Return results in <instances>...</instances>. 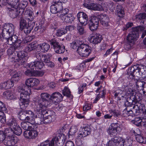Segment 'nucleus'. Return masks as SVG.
Here are the masks:
<instances>
[{"instance_id":"6e6d98bb","label":"nucleus","mask_w":146,"mask_h":146,"mask_svg":"<svg viewBox=\"0 0 146 146\" xmlns=\"http://www.w3.org/2000/svg\"><path fill=\"white\" fill-rule=\"evenodd\" d=\"M78 129L76 126H72L70 128L69 134L70 135H73L77 131Z\"/></svg>"},{"instance_id":"338daca9","label":"nucleus","mask_w":146,"mask_h":146,"mask_svg":"<svg viewBox=\"0 0 146 146\" xmlns=\"http://www.w3.org/2000/svg\"><path fill=\"white\" fill-rule=\"evenodd\" d=\"M55 4L54 3L50 7V11L52 13L56 14L58 13Z\"/></svg>"},{"instance_id":"052dcab7","label":"nucleus","mask_w":146,"mask_h":146,"mask_svg":"<svg viewBox=\"0 0 146 146\" xmlns=\"http://www.w3.org/2000/svg\"><path fill=\"white\" fill-rule=\"evenodd\" d=\"M44 72L42 71H35L33 73V76L41 77L44 74Z\"/></svg>"},{"instance_id":"680f3d73","label":"nucleus","mask_w":146,"mask_h":146,"mask_svg":"<svg viewBox=\"0 0 146 146\" xmlns=\"http://www.w3.org/2000/svg\"><path fill=\"white\" fill-rule=\"evenodd\" d=\"M65 46H60L57 49V51H55L56 53L62 54L65 51Z\"/></svg>"},{"instance_id":"e433bc0d","label":"nucleus","mask_w":146,"mask_h":146,"mask_svg":"<svg viewBox=\"0 0 146 146\" xmlns=\"http://www.w3.org/2000/svg\"><path fill=\"white\" fill-rule=\"evenodd\" d=\"M141 76L144 79L146 78V66L142 65H139Z\"/></svg>"},{"instance_id":"a878e982","label":"nucleus","mask_w":146,"mask_h":146,"mask_svg":"<svg viewBox=\"0 0 146 146\" xmlns=\"http://www.w3.org/2000/svg\"><path fill=\"white\" fill-rule=\"evenodd\" d=\"M119 128L118 123H113L109 127L108 133L110 135H114L116 134L117 130H119L118 128Z\"/></svg>"},{"instance_id":"c756f323","label":"nucleus","mask_w":146,"mask_h":146,"mask_svg":"<svg viewBox=\"0 0 146 146\" xmlns=\"http://www.w3.org/2000/svg\"><path fill=\"white\" fill-rule=\"evenodd\" d=\"M61 19L63 21L68 23H71L74 18L71 14H68L66 15H62Z\"/></svg>"},{"instance_id":"1a4fd4ad","label":"nucleus","mask_w":146,"mask_h":146,"mask_svg":"<svg viewBox=\"0 0 146 146\" xmlns=\"http://www.w3.org/2000/svg\"><path fill=\"white\" fill-rule=\"evenodd\" d=\"M17 55L13 56H10L11 58H12V61L18 62L19 64L22 65L25 63L26 61L25 58L27 54L26 52L23 51H21L17 52Z\"/></svg>"},{"instance_id":"69168bd1","label":"nucleus","mask_w":146,"mask_h":146,"mask_svg":"<svg viewBox=\"0 0 146 146\" xmlns=\"http://www.w3.org/2000/svg\"><path fill=\"white\" fill-rule=\"evenodd\" d=\"M130 131L133 135H134L135 136V137L138 135L141 134L140 130L138 128L136 129L135 130L132 129Z\"/></svg>"},{"instance_id":"f8f14e48","label":"nucleus","mask_w":146,"mask_h":146,"mask_svg":"<svg viewBox=\"0 0 146 146\" xmlns=\"http://www.w3.org/2000/svg\"><path fill=\"white\" fill-rule=\"evenodd\" d=\"M123 142L121 137H115L110 140L106 145V146H122Z\"/></svg>"},{"instance_id":"7ed1b4c3","label":"nucleus","mask_w":146,"mask_h":146,"mask_svg":"<svg viewBox=\"0 0 146 146\" xmlns=\"http://www.w3.org/2000/svg\"><path fill=\"white\" fill-rule=\"evenodd\" d=\"M2 32L0 36L7 40L14 35V26L10 23H6L3 26Z\"/></svg>"},{"instance_id":"a18cd8bd","label":"nucleus","mask_w":146,"mask_h":146,"mask_svg":"<svg viewBox=\"0 0 146 146\" xmlns=\"http://www.w3.org/2000/svg\"><path fill=\"white\" fill-rule=\"evenodd\" d=\"M63 94L68 97L72 98V96L71 94V92L68 87H65L62 91Z\"/></svg>"},{"instance_id":"c85d7f7f","label":"nucleus","mask_w":146,"mask_h":146,"mask_svg":"<svg viewBox=\"0 0 146 146\" xmlns=\"http://www.w3.org/2000/svg\"><path fill=\"white\" fill-rule=\"evenodd\" d=\"M99 21L102 25L104 26H108L109 21L108 16L105 15H101L100 16Z\"/></svg>"},{"instance_id":"f704fd0d","label":"nucleus","mask_w":146,"mask_h":146,"mask_svg":"<svg viewBox=\"0 0 146 146\" xmlns=\"http://www.w3.org/2000/svg\"><path fill=\"white\" fill-rule=\"evenodd\" d=\"M38 46L42 52H47L50 48L49 44L45 42L40 43Z\"/></svg>"},{"instance_id":"774afa93","label":"nucleus","mask_w":146,"mask_h":146,"mask_svg":"<svg viewBox=\"0 0 146 146\" xmlns=\"http://www.w3.org/2000/svg\"><path fill=\"white\" fill-rule=\"evenodd\" d=\"M121 139L123 141L122 146H131V141H125L123 138H121Z\"/></svg>"},{"instance_id":"0eeeda50","label":"nucleus","mask_w":146,"mask_h":146,"mask_svg":"<svg viewBox=\"0 0 146 146\" xmlns=\"http://www.w3.org/2000/svg\"><path fill=\"white\" fill-rule=\"evenodd\" d=\"M18 7L19 5L12 4L10 7H7L9 14L11 18L14 19L19 15L20 17L22 15L23 10V9H19Z\"/></svg>"},{"instance_id":"c9c22d12","label":"nucleus","mask_w":146,"mask_h":146,"mask_svg":"<svg viewBox=\"0 0 146 146\" xmlns=\"http://www.w3.org/2000/svg\"><path fill=\"white\" fill-rule=\"evenodd\" d=\"M146 18V13H139L133 17V20L138 21L143 19H145Z\"/></svg>"},{"instance_id":"a19ab883","label":"nucleus","mask_w":146,"mask_h":146,"mask_svg":"<svg viewBox=\"0 0 146 146\" xmlns=\"http://www.w3.org/2000/svg\"><path fill=\"white\" fill-rule=\"evenodd\" d=\"M20 29L22 30L23 28L27 26L26 21L24 19V17L21 15L20 17Z\"/></svg>"},{"instance_id":"bb28decb","label":"nucleus","mask_w":146,"mask_h":146,"mask_svg":"<svg viewBox=\"0 0 146 146\" xmlns=\"http://www.w3.org/2000/svg\"><path fill=\"white\" fill-rule=\"evenodd\" d=\"M35 125L32 124L31 122L30 121H22L21 123V127L23 129L27 130H30L34 128V125Z\"/></svg>"},{"instance_id":"603ef678","label":"nucleus","mask_w":146,"mask_h":146,"mask_svg":"<svg viewBox=\"0 0 146 146\" xmlns=\"http://www.w3.org/2000/svg\"><path fill=\"white\" fill-rule=\"evenodd\" d=\"M77 29L78 33L80 35L84 34L86 32L85 30L84 27L82 26L78 25L77 27Z\"/></svg>"},{"instance_id":"49530a36","label":"nucleus","mask_w":146,"mask_h":146,"mask_svg":"<svg viewBox=\"0 0 146 146\" xmlns=\"http://www.w3.org/2000/svg\"><path fill=\"white\" fill-rule=\"evenodd\" d=\"M146 84V82L140 80H138L136 84L137 88H140V89L143 88H145V85Z\"/></svg>"},{"instance_id":"58836bf2","label":"nucleus","mask_w":146,"mask_h":146,"mask_svg":"<svg viewBox=\"0 0 146 146\" xmlns=\"http://www.w3.org/2000/svg\"><path fill=\"white\" fill-rule=\"evenodd\" d=\"M116 8L118 16L120 17H123L124 15L123 8L121 5H119L117 6Z\"/></svg>"},{"instance_id":"cd10ccee","label":"nucleus","mask_w":146,"mask_h":146,"mask_svg":"<svg viewBox=\"0 0 146 146\" xmlns=\"http://www.w3.org/2000/svg\"><path fill=\"white\" fill-rule=\"evenodd\" d=\"M14 83L11 80H9L7 81L3 82L0 84V88L8 89L14 86Z\"/></svg>"},{"instance_id":"20e7f679","label":"nucleus","mask_w":146,"mask_h":146,"mask_svg":"<svg viewBox=\"0 0 146 146\" xmlns=\"http://www.w3.org/2000/svg\"><path fill=\"white\" fill-rule=\"evenodd\" d=\"M41 98H38L36 100L37 106L41 108L46 107L50 104L49 102L50 96L46 93H42L40 94Z\"/></svg>"},{"instance_id":"72a5a7b5","label":"nucleus","mask_w":146,"mask_h":146,"mask_svg":"<svg viewBox=\"0 0 146 146\" xmlns=\"http://www.w3.org/2000/svg\"><path fill=\"white\" fill-rule=\"evenodd\" d=\"M35 25V23L34 22H29L28 26L23 28L25 33L27 34H29L31 32L32 30L33 29Z\"/></svg>"},{"instance_id":"f03ea898","label":"nucleus","mask_w":146,"mask_h":146,"mask_svg":"<svg viewBox=\"0 0 146 146\" xmlns=\"http://www.w3.org/2000/svg\"><path fill=\"white\" fill-rule=\"evenodd\" d=\"M46 108H41L37 106L36 108L37 116L41 119L40 121L44 123H49L55 119V113L54 111L46 110Z\"/></svg>"},{"instance_id":"6ab92c4d","label":"nucleus","mask_w":146,"mask_h":146,"mask_svg":"<svg viewBox=\"0 0 146 146\" xmlns=\"http://www.w3.org/2000/svg\"><path fill=\"white\" fill-rule=\"evenodd\" d=\"M24 137L27 139H35L38 135V132L34 128L30 130H25L23 132Z\"/></svg>"},{"instance_id":"b1692460","label":"nucleus","mask_w":146,"mask_h":146,"mask_svg":"<svg viewBox=\"0 0 146 146\" xmlns=\"http://www.w3.org/2000/svg\"><path fill=\"white\" fill-rule=\"evenodd\" d=\"M50 98L56 101L54 102V104H57L58 102L62 100L63 96L59 92H54L50 96Z\"/></svg>"},{"instance_id":"393cba45","label":"nucleus","mask_w":146,"mask_h":146,"mask_svg":"<svg viewBox=\"0 0 146 146\" xmlns=\"http://www.w3.org/2000/svg\"><path fill=\"white\" fill-rule=\"evenodd\" d=\"M26 115L27 117L26 121H29L31 122L33 124H36L37 123L35 121L33 117L34 113L30 110H26Z\"/></svg>"},{"instance_id":"9d476101","label":"nucleus","mask_w":146,"mask_h":146,"mask_svg":"<svg viewBox=\"0 0 146 146\" xmlns=\"http://www.w3.org/2000/svg\"><path fill=\"white\" fill-rule=\"evenodd\" d=\"M18 139L15 135L7 136L2 142L6 146H14L18 141Z\"/></svg>"},{"instance_id":"5701e85b","label":"nucleus","mask_w":146,"mask_h":146,"mask_svg":"<svg viewBox=\"0 0 146 146\" xmlns=\"http://www.w3.org/2000/svg\"><path fill=\"white\" fill-rule=\"evenodd\" d=\"M10 72L12 76L11 80L13 83L18 82L21 78V72L19 71H15L14 70H12Z\"/></svg>"},{"instance_id":"4c0bfd02","label":"nucleus","mask_w":146,"mask_h":146,"mask_svg":"<svg viewBox=\"0 0 146 146\" xmlns=\"http://www.w3.org/2000/svg\"><path fill=\"white\" fill-rule=\"evenodd\" d=\"M51 46L54 49L55 51H57V49L60 46L59 43L56 40L52 39L49 41Z\"/></svg>"},{"instance_id":"c03bdc74","label":"nucleus","mask_w":146,"mask_h":146,"mask_svg":"<svg viewBox=\"0 0 146 146\" xmlns=\"http://www.w3.org/2000/svg\"><path fill=\"white\" fill-rule=\"evenodd\" d=\"M13 128L11 127L7 128L5 129L4 133L6 135H13L14 133L13 130Z\"/></svg>"},{"instance_id":"e2e57ef3","label":"nucleus","mask_w":146,"mask_h":146,"mask_svg":"<svg viewBox=\"0 0 146 146\" xmlns=\"http://www.w3.org/2000/svg\"><path fill=\"white\" fill-rule=\"evenodd\" d=\"M138 118L134 120V124L138 126L144 125L145 124L143 121L141 119H137Z\"/></svg>"},{"instance_id":"37998d69","label":"nucleus","mask_w":146,"mask_h":146,"mask_svg":"<svg viewBox=\"0 0 146 146\" xmlns=\"http://www.w3.org/2000/svg\"><path fill=\"white\" fill-rule=\"evenodd\" d=\"M36 45L34 43L32 42L25 47V50L27 52H29L36 49Z\"/></svg>"},{"instance_id":"2f4dec72","label":"nucleus","mask_w":146,"mask_h":146,"mask_svg":"<svg viewBox=\"0 0 146 146\" xmlns=\"http://www.w3.org/2000/svg\"><path fill=\"white\" fill-rule=\"evenodd\" d=\"M135 69L133 67V66L129 68L127 72V77L129 79H133L135 77L134 70Z\"/></svg>"},{"instance_id":"6e6552de","label":"nucleus","mask_w":146,"mask_h":146,"mask_svg":"<svg viewBox=\"0 0 146 146\" xmlns=\"http://www.w3.org/2000/svg\"><path fill=\"white\" fill-rule=\"evenodd\" d=\"M81 43L78 46L77 52L82 56L87 57L91 52V47L87 44Z\"/></svg>"},{"instance_id":"0e129e2a","label":"nucleus","mask_w":146,"mask_h":146,"mask_svg":"<svg viewBox=\"0 0 146 146\" xmlns=\"http://www.w3.org/2000/svg\"><path fill=\"white\" fill-rule=\"evenodd\" d=\"M6 117L5 115L2 111H0V121L1 123H4L6 122Z\"/></svg>"},{"instance_id":"13d9d810","label":"nucleus","mask_w":146,"mask_h":146,"mask_svg":"<svg viewBox=\"0 0 146 146\" xmlns=\"http://www.w3.org/2000/svg\"><path fill=\"white\" fill-rule=\"evenodd\" d=\"M31 78H29L27 79L25 81V84L26 86L29 88L28 90L29 92H30V88H31Z\"/></svg>"},{"instance_id":"de8ad7c7","label":"nucleus","mask_w":146,"mask_h":146,"mask_svg":"<svg viewBox=\"0 0 146 146\" xmlns=\"http://www.w3.org/2000/svg\"><path fill=\"white\" fill-rule=\"evenodd\" d=\"M16 49L14 47L12 46L10 47L7 50V53L8 55L10 56L9 57V59H12V58H11L10 56H14V54H15L14 52Z\"/></svg>"},{"instance_id":"8fccbe9b","label":"nucleus","mask_w":146,"mask_h":146,"mask_svg":"<svg viewBox=\"0 0 146 146\" xmlns=\"http://www.w3.org/2000/svg\"><path fill=\"white\" fill-rule=\"evenodd\" d=\"M80 43V41H74L72 43L70 44L71 47L74 50H77L78 46H79Z\"/></svg>"},{"instance_id":"09e8293b","label":"nucleus","mask_w":146,"mask_h":146,"mask_svg":"<svg viewBox=\"0 0 146 146\" xmlns=\"http://www.w3.org/2000/svg\"><path fill=\"white\" fill-rule=\"evenodd\" d=\"M133 67L136 68L134 70L135 76L140 77L141 76V74L140 71V69L139 68V65H134L133 66Z\"/></svg>"},{"instance_id":"ddd939ff","label":"nucleus","mask_w":146,"mask_h":146,"mask_svg":"<svg viewBox=\"0 0 146 146\" xmlns=\"http://www.w3.org/2000/svg\"><path fill=\"white\" fill-rule=\"evenodd\" d=\"M17 38L16 35H14L7 40L8 44L11 45L14 44L13 46L16 49L20 47L22 42L21 40L18 39Z\"/></svg>"},{"instance_id":"423d86ee","label":"nucleus","mask_w":146,"mask_h":146,"mask_svg":"<svg viewBox=\"0 0 146 146\" xmlns=\"http://www.w3.org/2000/svg\"><path fill=\"white\" fill-rule=\"evenodd\" d=\"M91 132V128L88 126L83 127L81 130L80 131L76 141L77 145L78 146L82 145V143L81 139L90 135Z\"/></svg>"},{"instance_id":"39448f33","label":"nucleus","mask_w":146,"mask_h":146,"mask_svg":"<svg viewBox=\"0 0 146 146\" xmlns=\"http://www.w3.org/2000/svg\"><path fill=\"white\" fill-rule=\"evenodd\" d=\"M145 29L143 26H138L132 28V31L127 36V41L129 43H132L136 41L138 37L139 32Z\"/></svg>"},{"instance_id":"9b49d317","label":"nucleus","mask_w":146,"mask_h":146,"mask_svg":"<svg viewBox=\"0 0 146 146\" xmlns=\"http://www.w3.org/2000/svg\"><path fill=\"white\" fill-rule=\"evenodd\" d=\"M83 5L86 7L92 10L100 11L102 9L101 5L94 3L91 0H85Z\"/></svg>"},{"instance_id":"412c9836","label":"nucleus","mask_w":146,"mask_h":146,"mask_svg":"<svg viewBox=\"0 0 146 146\" xmlns=\"http://www.w3.org/2000/svg\"><path fill=\"white\" fill-rule=\"evenodd\" d=\"M24 18L28 21V23L34 22L33 21L34 19L33 12L29 8L26 9L24 12Z\"/></svg>"},{"instance_id":"f3484780","label":"nucleus","mask_w":146,"mask_h":146,"mask_svg":"<svg viewBox=\"0 0 146 146\" xmlns=\"http://www.w3.org/2000/svg\"><path fill=\"white\" fill-rule=\"evenodd\" d=\"M102 39V36L96 33L90 35L88 39L90 42L93 44H96L100 43Z\"/></svg>"},{"instance_id":"7c9ffc66","label":"nucleus","mask_w":146,"mask_h":146,"mask_svg":"<svg viewBox=\"0 0 146 146\" xmlns=\"http://www.w3.org/2000/svg\"><path fill=\"white\" fill-rule=\"evenodd\" d=\"M6 124L8 126L13 128H15L16 125H17L16 120L15 118L11 117L9 118L6 122Z\"/></svg>"},{"instance_id":"4be33fe9","label":"nucleus","mask_w":146,"mask_h":146,"mask_svg":"<svg viewBox=\"0 0 146 146\" xmlns=\"http://www.w3.org/2000/svg\"><path fill=\"white\" fill-rule=\"evenodd\" d=\"M40 60L34 62L29 64V66L31 69H34L35 68L40 69L42 68L44 65V64Z\"/></svg>"},{"instance_id":"dca6fc26","label":"nucleus","mask_w":146,"mask_h":146,"mask_svg":"<svg viewBox=\"0 0 146 146\" xmlns=\"http://www.w3.org/2000/svg\"><path fill=\"white\" fill-rule=\"evenodd\" d=\"M35 57L38 60L41 61L42 62H44L46 63L50 60L52 55L51 54H43L40 51L37 52L35 53Z\"/></svg>"},{"instance_id":"473e14b6","label":"nucleus","mask_w":146,"mask_h":146,"mask_svg":"<svg viewBox=\"0 0 146 146\" xmlns=\"http://www.w3.org/2000/svg\"><path fill=\"white\" fill-rule=\"evenodd\" d=\"M29 103V99H20L19 104L20 108L23 110L28 106Z\"/></svg>"},{"instance_id":"2eb2a0df","label":"nucleus","mask_w":146,"mask_h":146,"mask_svg":"<svg viewBox=\"0 0 146 146\" xmlns=\"http://www.w3.org/2000/svg\"><path fill=\"white\" fill-rule=\"evenodd\" d=\"M59 141L58 138L56 137L52 138L50 142L48 143V140H47L45 142L41 143L40 145L38 146H54L55 142L57 146H62L64 142L62 141L59 142Z\"/></svg>"},{"instance_id":"bf43d9fd","label":"nucleus","mask_w":146,"mask_h":146,"mask_svg":"<svg viewBox=\"0 0 146 146\" xmlns=\"http://www.w3.org/2000/svg\"><path fill=\"white\" fill-rule=\"evenodd\" d=\"M31 88L34 86H36L39 84L40 82L37 79L31 78Z\"/></svg>"},{"instance_id":"a211bd4d","label":"nucleus","mask_w":146,"mask_h":146,"mask_svg":"<svg viewBox=\"0 0 146 146\" xmlns=\"http://www.w3.org/2000/svg\"><path fill=\"white\" fill-rule=\"evenodd\" d=\"M77 17L82 25H85L87 24L88 18L86 14L83 12H80L77 14Z\"/></svg>"},{"instance_id":"4d7b16f0","label":"nucleus","mask_w":146,"mask_h":146,"mask_svg":"<svg viewBox=\"0 0 146 146\" xmlns=\"http://www.w3.org/2000/svg\"><path fill=\"white\" fill-rule=\"evenodd\" d=\"M27 4L28 3L27 1H23V2H22L21 3H19L18 7V8L19 9H23V13L24 11V9L27 6Z\"/></svg>"},{"instance_id":"4468645a","label":"nucleus","mask_w":146,"mask_h":146,"mask_svg":"<svg viewBox=\"0 0 146 146\" xmlns=\"http://www.w3.org/2000/svg\"><path fill=\"white\" fill-rule=\"evenodd\" d=\"M99 19L96 16H92L91 17L89 23V27L91 31L96 30L98 26Z\"/></svg>"},{"instance_id":"3c124183","label":"nucleus","mask_w":146,"mask_h":146,"mask_svg":"<svg viewBox=\"0 0 146 146\" xmlns=\"http://www.w3.org/2000/svg\"><path fill=\"white\" fill-rule=\"evenodd\" d=\"M13 129L14 133L16 135H20L22 133V130L21 128L19 126L16 125L15 128H13Z\"/></svg>"},{"instance_id":"f257e3e1","label":"nucleus","mask_w":146,"mask_h":146,"mask_svg":"<svg viewBox=\"0 0 146 146\" xmlns=\"http://www.w3.org/2000/svg\"><path fill=\"white\" fill-rule=\"evenodd\" d=\"M135 97L133 96H131L125 102L127 107L126 109H125L122 111L123 116L127 117L139 114L142 105Z\"/></svg>"},{"instance_id":"864d4df0","label":"nucleus","mask_w":146,"mask_h":146,"mask_svg":"<svg viewBox=\"0 0 146 146\" xmlns=\"http://www.w3.org/2000/svg\"><path fill=\"white\" fill-rule=\"evenodd\" d=\"M58 13H60L62 9V3L61 2H57L54 3Z\"/></svg>"},{"instance_id":"79ce46f5","label":"nucleus","mask_w":146,"mask_h":146,"mask_svg":"<svg viewBox=\"0 0 146 146\" xmlns=\"http://www.w3.org/2000/svg\"><path fill=\"white\" fill-rule=\"evenodd\" d=\"M26 110L21 111L18 113L19 119L22 120L26 121L27 117L26 115Z\"/></svg>"},{"instance_id":"aec40b11","label":"nucleus","mask_w":146,"mask_h":146,"mask_svg":"<svg viewBox=\"0 0 146 146\" xmlns=\"http://www.w3.org/2000/svg\"><path fill=\"white\" fill-rule=\"evenodd\" d=\"M18 91L20 93V99H29L30 94L29 91L26 90L23 87L19 86L18 88Z\"/></svg>"},{"instance_id":"5fc2aeb1","label":"nucleus","mask_w":146,"mask_h":146,"mask_svg":"<svg viewBox=\"0 0 146 146\" xmlns=\"http://www.w3.org/2000/svg\"><path fill=\"white\" fill-rule=\"evenodd\" d=\"M109 112L112 114V116H113L115 117H118L120 115V113L118 111L115 110H109Z\"/></svg>"},{"instance_id":"ea45409f","label":"nucleus","mask_w":146,"mask_h":146,"mask_svg":"<svg viewBox=\"0 0 146 146\" xmlns=\"http://www.w3.org/2000/svg\"><path fill=\"white\" fill-rule=\"evenodd\" d=\"M136 137V139L137 141L140 143L145 144L146 143V139L145 138L141 135H138Z\"/></svg>"}]
</instances>
